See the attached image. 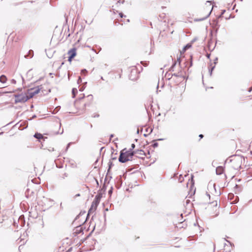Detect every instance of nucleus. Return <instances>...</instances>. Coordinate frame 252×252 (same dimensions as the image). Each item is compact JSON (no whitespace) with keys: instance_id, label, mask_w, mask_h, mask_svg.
<instances>
[{"instance_id":"42","label":"nucleus","mask_w":252,"mask_h":252,"mask_svg":"<svg viewBox=\"0 0 252 252\" xmlns=\"http://www.w3.org/2000/svg\"><path fill=\"white\" fill-rule=\"evenodd\" d=\"M140 175L142 180H144V179H145L146 178L145 174H140Z\"/></svg>"},{"instance_id":"64","label":"nucleus","mask_w":252,"mask_h":252,"mask_svg":"<svg viewBox=\"0 0 252 252\" xmlns=\"http://www.w3.org/2000/svg\"><path fill=\"white\" fill-rule=\"evenodd\" d=\"M252 87L250 88L249 92H251L252 91Z\"/></svg>"},{"instance_id":"44","label":"nucleus","mask_w":252,"mask_h":252,"mask_svg":"<svg viewBox=\"0 0 252 252\" xmlns=\"http://www.w3.org/2000/svg\"><path fill=\"white\" fill-rule=\"evenodd\" d=\"M85 88V86H83L81 87L79 89V91H80V92H83V91L84 90Z\"/></svg>"},{"instance_id":"20","label":"nucleus","mask_w":252,"mask_h":252,"mask_svg":"<svg viewBox=\"0 0 252 252\" xmlns=\"http://www.w3.org/2000/svg\"><path fill=\"white\" fill-rule=\"evenodd\" d=\"M110 175L111 174H106L103 185H106L107 183H109V180L112 178V177Z\"/></svg>"},{"instance_id":"6","label":"nucleus","mask_w":252,"mask_h":252,"mask_svg":"<svg viewBox=\"0 0 252 252\" xmlns=\"http://www.w3.org/2000/svg\"><path fill=\"white\" fill-rule=\"evenodd\" d=\"M172 77H175L177 78L180 79V80H175V82L176 83H181L185 79H187L188 77H186L183 73L182 71L181 70L178 73H175L172 74Z\"/></svg>"},{"instance_id":"63","label":"nucleus","mask_w":252,"mask_h":252,"mask_svg":"<svg viewBox=\"0 0 252 252\" xmlns=\"http://www.w3.org/2000/svg\"><path fill=\"white\" fill-rule=\"evenodd\" d=\"M27 186H30V181H28V183H27Z\"/></svg>"},{"instance_id":"28","label":"nucleus","mask_w":252,"mask_h":252,"mask_svg":"<svg viewBox=\"0 0 252 252\" xmlns=\"http://www.w3.org/2000/svg\"><path fill=\"white\" fill-rule=\"evenodd\" d=\"M191 47V45L190 44H187L183 49V51L185 52L187 49H189Z\"/></svg>"},{"instance_id":"18","label":"nucleus","mask_w":252,"mask_h":252,"mask_svg":"<svg viewBox=\"0 0 252 252\" xmlns=\"http://www.w3.org/2000/svg\"><path fill=\"white\" fill-rule=\"evenodd\" d=\"M213 188L215 192L217 191L216 189V184L213 183L212 181H210L208 185V189H211V188Z\"/></svg>"},{"instance_id":"43","label":"nucleus","mask_w":252,"mask_h":252,"mask_svg":"<svg viewBox=\"0 0 252 252\" xmlns=\"http://www.w3.org/2000/svg\"><path fill=\"white\" fill-rule=\"evenodd\" d=\"M135 146L134 144H132L131 145V148L129 150H131V151H133V149L135 148Z\"/></svg>"},{"instance_id":"8","label":"nucleus","mask_w":252,"mask_h":252,"mask_svg":"<svg viewBox=\"0 0 252 252\" xmlns=\"http://www.w3.org/2000/svg\"><path fill=\"white\" fill-rule=\"evenodd\" d=\"M87 182L90 183L91 184V185L94 186L96 185V188L99 186L98 181L96 178L92 175L90 176V174H88L87 177Z\"/></svg>"},{"instance_id":"37","label":"nucleus","mask_w":252,"mask_h":252,"mask_svg":"<svg viewBox=\"0 0 252 252\" xmlns=\"http://www.w3.org/2000/svg\"><path fill=\"white\" fill-rule=\"evenodd\" d=\"M190 61L189 67H191L192 65V56H190Z\"/></svg>"},{"instance_id":"24","label":"nucleus","mask_w":252,"mask_h":252,"mask_svg":"<svg viewBox=\"0 0 252 252\" xmlns=\"http://www.w3.org/2000/svg\"><path fill=\"white\" fill-rule=\"evenodd\" d=\"M7 80V78L4 75H1L0 76V82L2 83H5Z\"/></svg>"},{"instance_id":"11","label":"nucleus","mask_w":252,"mask_h":252,"mask_svg":"<svg viewBox=\"0 0 252 252\" xmlns=\"http://www.w3.org/2000/svg\"><path fill=\"white\" fill-rule=\"evenodd\" d=\"M98 204H94V201L92 202L91 206L90 208L89 209V211H88V214H87V217H86V220H85L86 221H87V220L89 219V218L90 217V214L91 213H92V211L96 210V209L97 208V207L98 205Z\"/></svg>"},{"instance_id":"19","label":"nucleus","mask_w":252,"mask_h":252,"mask_svg":"<svg viewBox=\"0 0 252 252\" xmlns=\"http://www.w3.org/2000/svg\"><path fill=\"white\" fill-rule=\"evenodd\" d=\"M33 136L34 138L38 139L39 140L41 139H43L44 140H45V139L47 138V137H44L43 136L41 133L38 132L35 133L34 134Z\"/></svg>"},{"instance_id":"47","label":"nucleus","mask_w":252,"mask_h":252,"mask_svg":"<svg viewBox=\"0 0 252 252\" xmlns=\"http://www.w3.org/2000/svg\"><path fill=\"white\" fill-rule=\"evenodd\" d=\"M11 83L12 84H15L16 83V81L14 79H12L11 80Z\"/></svg>"},{"instance_id":"23","label":"nucleus","mask_w":252,"mask_h":252,"mask_svg":"<svg viewBox=\"0 0 252 252\" xmlns=\"http://www.w3.org/2000/svg\"><path fill=\"white\" fill-rule=\"evenodd\" d=\"M85 213H86L85 211H81L79 213V214L75 218V219L73 222V224L75 223V221L80 218V217L82 216V215L85 214Z\"/></svg>"},{"instance_id":"17","label":"nucleus","mask_w":252,"mask_h":252,"mask_svg":"<svg viewBox=\"0 0 252 252\" xmlns=\"http://www.w3.org/2000/svg\"><path fill=\"white\" fill-rule=\"evenodd\" d=\"M126 174H123L122 175H120L119 176V178L118 179V183H119V187H118V188H120L122 186V178H124L125 179H126Z\"/></svg>"},{"instance_id":"59","label":"nucleus","mask_w":252,"mask_h":252,"mask_svg":"<svg viewBox=\"0 0 252 252\" xmlns=\"http://www.w3.org/2000/svg\"><path fill=\"white\" fill-rule=\"evenodd\" d=\"M225 12V10H222V12H221V15H223V14L224 13V12Z\"/></svg>"},{"instance_id":"22","label":"nucleus","mask_w":252,"mask_h":252,"mask_svg":"<svg viewBox=\"0 0 252 252\" xmlns=\"http://www.w3.org/2000/svg\"><path fill=\"white\" fill-rule=\"evenodd\" d=\"M212 9H213V7L212 8ZM212 10V9L211 10V11L209 12V13L205 17L202 18L195 19L194 21H196V22L202 21H203V20L206 19L211 14Z\"/></svg>"},{"instance_id":"50","label":"nucleus","mask_w":252,"mask_h":252,"mask_svg":"<svg viewBox=\"0 0 252 252\" xmlns=\"http://www.w3.org/2000/svg\"><path fill=\"white\" fill-rule=\"evenodd\" d=\"M72 250V248L70 247L66 251V252H71Z\"/></svg>"},{"instance_id":"35","label":"nucleus","mask_w":252,"mask_h":252,"mask_svg":"<svg viewBox=\"0 0 252 252\" xmlns=\"http://www.w3.org/2000/svg\"><path fill=\"white\" fill-rule=\"evenodd\" d=\"M158 142H155V143H154L152 144V146H153L154 148H155L157 147L158 146Z\"/></svg>"},{"instance_id":"34","label":"nucleus","mask_w":252,"mask_h":252,"mask_svg":"<svg viewBox=\"0 0 252 252\" xmlns=\"http://www.w3.org/2000/svg\"><path fill=\"white\" fill-rule=\"evenodd\" d=\"M141 63L144 66H146L148 65V63L146 62L141 61Z\"/></svg>"},{"instance_id":"9","label":"nucleus","mask_w":252,"mask_h":252,"mask_svg":"<svg viewBox=\"0 0 252 252\" xmlns=\"http://www.w3.org/2000/svg\"><path fill=\"white\" fill-rule=\"evenodd\" d=\"M126 150V148L123 149L121 151L120 156L119 157V162L121 163H125L126 161H129L130 160V158H128V157H126L125 154H124V151Z\"/></svg>"},{"instance_id":"7","label":"nucleus","mask_w":252,"mask_h":252,"mask_svg":"<svg viewBox=\"0 0 252 252\" xmlns=\"http://www.w3.org/2000/svg\"><path fill=\"white\" fill-rule=\"evenodd\" d=\"M138 152H143V150H135L134 151H131V150H126L124 151V154H126L127 157L128 158H130V162L132 161L131 159L132 158L134 154L138 153Z\"/></svg>"},{"instance_id":"31","label":"nucleus","mask_w":252,"mask_h":252,"mask_svg":"<svg viewBox=\"0 0 252 252\" xmlns=\"http://www.w3.org/2000/svg\"><path fill=\"white\" fill-rule=\"evenodd\" d=\"M113 187H111L110 188V189H109L108 192V194H109L110 196H111V194H112V193H113Z\"/></svg>"},{"instance_id":"52","label":"nucleus","mask_w":252,"mask_h":252,"mask_svg":"<svg viewBox=\"0 0 252 252\" xmlns=\"http://www.w3.org/2000/svg\"><path fill=\"white\" fill-rule=\"evenodd\" d=\"M111 159L112 160H116L117 159V157L116 156L113 157L112 156V158H111Z\"/></svg>"},{"instance_id":"1","label":"nucleus","mask_w":252,"mask_h":252,"mask_svg":"<svg viewBox=\"0 0 252 252\" xmlns=\"http://www.w3.org/2000/svg\"><path fill=\"white\" fill-rule=\"evenodd\" d=\"M86 220L83 222H80L77 226L73 229L72 235L74 237L77 236L79 234H83L84 230L86 229Z\"/></svg>"},{"instance_id":"60","label":"nucleus","mask_w":252,"mask_h":252,"mask_svg":"<svg viewBox=\"0 0 252 252\" xmlns=\"http://www.w3.org/2000/svg\"><path fill=\"white\" fill-rule=\"evenodd\" d=\"M206 195L207 196H208L209 198V199H210V195L209 193H208L207 192H206Z\"/></svg>"},{"instance_id":"56","label":"nucleus","mask_w":252,"mask_h":252,"mask_svg":"<svg viewBox=\"0 0 252 252\" xmlns=\"http://www.w3.org/2000/svg\"><path fill=\"white\" fill-rule=\"evenodd\" d=\"M203 135L202 134H200L199 135V137L200 138H202L203 137Z\"/></svg>"},{"instance_id":"14","label":"nucleus","mask_w":252,"mask_h":252,"mask_svg":"<svg viewBox=\"0 0 252 252\" xmlns=\"http://www.w3.org/2000/svg\"><path fill=\"white\" fill-rule=\"evenodd\" d=\"M98 159H96L93 165V167L94 168L93 170L92 171V172H94V173L97 172L99 171V169L98 168Z\"/></svg>"},{"instance_id":"3","label":"nucleus","mask_w":252,"mask_h":252,"mask_svg":"<svg viewBox=\"0 0 252 252\" xmlns=\"http://www.w3.org/2000/svg\"><path fill=\"white\" fill-rule=\"evenodd\" d=\"M107 186L105 185H103L102 187L97 191V195H95L94 199V204H99L101 198L102 197V195L105 193Z\"/></svg>"},{"instance_id":"57","label":"nucleus","mask_w":252,"mask_h":252,"mask_svg":"<svg viewBox=\"0 0 252 252\" xmlns=\"http://www.w3.org/2000/svg\"><path fill=\"white\" fill-rule=\"evenodd\" d=\"M64 179V177L63 176L60 177V179H61V180H63Z\"/></svg>"},{"instance_id":"27","label":"nucleus","mask_w":252,"mask_h":252,"mask_svg":"<svg viewBox=\"0 0 252 252\" xmlns=\"http://www.w3.org/2000/svg\"><path fill=\"white\" fill-rule=\"evenodd\" d=\"M77 93V90L76 88H73L72 90V97L74 98L76 96V94Z\"/></svg>"},{"instance_id":"53","label":"nucleus","mask_w":252,"mask_h":252,"mask_svg":"<svg viewBox=\"0 0 252 252\" xmlns=\"http://www.w3.org/2000/svg\"><path fill=\"white\" fill-rule=\"evenodd\" d=\"M133 169V168H130V169H128L126 170V172L125 173H126L127 172H129L131 170H132Z\"/></svg>"},{"instance_id":"15","label":"nucleus","mask_w":252,"mask_h":252,"mask_svg":"<svg viewBox=\"0 0 252 252\" xmlns=\"http://www.w3.org/2000/svg\"><path fill=\"white\" fill-rule=\"evenodd\" d=\"M177 175L178 174H173V176H171L170 178L173 179L176 177L178 179L179 182L182 183L184 181V177L183 176V174H179V177Z\"/></svg>"},{"instance_id":"30","label":"nucleus","mask_w":252,"mask_h":252,"mask_svg":"<svg viewBox=\"0 0 252 252\" xmlns=\"http://www.w3.org/2000/svg\"><path fill=\"white\" fill-rule=\"evenodd\" d=\"M28 55L30 56V58H32L33 56V51L32 50H30L28 52Z\"/></svg>"},{"instance_id":"16","label":"nucleus","mask_w":252,"mask_h":252,"mask_svg":"<svg viewBox=\"0 0 252 252\" xmlns=\"http://www.w3.org/2000/svg\"><path fill=\"white\" fill-rule=\"evenodd\" d=\"M31 182L32 183H33L34 184L38 185L40 184V178L39 177H38L37 178H34L31 180Z\"/></svg>"},{"instance_id":"61","label":"nucleus","mask_w":252,"mask_h":252,"mask_svg":"<svg viewBox=\"0 0 252 252\" xmlns=\"http://www.w3.org/2000/svg\"><path fill=\"white\" fill-rule=\"evenodd\" d=\"M137 170H134L133 171H132V172H131L130 173H132V174H134V173H136Z\"/></svg>"},{"instance_id":"26","label":"nucleus","mask_w":252,"mask_h":252,"mask_svg":"<svg viewBox=\"0 0 252 252\" xmlns=\"http://www.w3.org/2000/svg\"><path fill=\"white\" fill-rule=\"evenodd\" d=\"M114 165V164L113 163V162L111 161V160H110L109 161V163H108V169L107 170V172L106 173H109V172H110V169H111V168Z\"/></svg>"},{"instance_id":"5","label":"nucleus","mask_w":252,"mask_h":252,"mask_svg":"<svg viewBox=\"0 0 252 252\" xmlns=\"http://www.w3.org/2000/svg\"><path fill=\"white\" fill-rule=\"evenodd\" d=\"M41 87L40 86H37L35 88H31L28 91V95H27L29 99L32 98L34 95L39 93Z\"/></svg>"},{"instance_id":"62","label":"nucleus","mask_w":252,"mask_h":252,"mask_svg":"<svg viewBox=\"0 0 252 252\" xmlns=\"http://www.w3.org/2000/svg\"><path fill=\"white\" fill-rule=\"evenodd\" d=\"M196 40V38H194V39L191 41V42H195Z\"/></svg>"},{"instance_id":"40","label":"nucleus","mask_w":252,"mask_h":252,"mask_svg":"<svg viewBox=\"0 0 252 252\" xmlns=\"http://www.w3.org/2000/svg\"><path fill=\"white\" fill-rule=\"evenodd\" d=\"M73 59V58L71 57H70V56H68V61L71 63L72 61V59Z\"/></svg>"},{"instance_id":"36","label":"nucleus","mask_w":252,"mask_h":252,"mask_svg":"<svg viewBox=\"0 0 252 252\" xmlns=\"http://www.w3.org/2000/svg\"><path fill=\"white\" fill-rule=\"evenodd\" d=\"M136 154H138L139 155H140V156H146V153L144 152V151H143V152H138V153H137Z\"/></svg>"},{"instance_id":"58","label":"nucleus","mask_w":252,"mask_h":252,"mask_svg":"<svg viewBox=\"0 0 252 252\" xmlns=\"http://www.w3.org/2000/svg\"><path fill=\"white\" fill-rule=\"evenodd\" d=\"M24 123L25 124V125H26L25 127L24 128H25L28 126V124H27V122H25Z\"/></svg>"},{"instance_id":"55","label":"nucleus","mask_w":252,"mask_h":252,"mask_svg":"<svg viewBox=\"0 0 252 252\" xmlns=\"http://www.w3.org/2000/svg\"><path fill=\"white\" fill-rule=\"evenodd\" d=\"M210 56H211L210 54H207L206 55V57H207V58L208 59H210Z\"/></svg>"},{"instance_id":"38","label":"nucleus","mask_w":252,"mask_h":252,"mask_svg":"<svg viewBox=\"0 0 252 252\" xmlns=\"http://www.w3.org/2000/svg\"><path fill=\"white\" fill-rule=\"evenodd\" d=\"M176 62H177H177L178 63L179 65L180 66L181 65V58H180V57H179V58H178L177 59V60Z\"/></svg>"},{"instance_id":"2","label":"nucleus","mask_w":252,"mask_h":252,"mask_svg":"<svg viewBox=\"0 0 252 252\" xmlns=\"http://www.w3.org/2000/svg\"><path fill=\"white\" fill-rule=\"evenodd\" d=\"M191 176L190 178L189 179L188 182L187 183V187L189 184L190 185V189L189 191L188 196L190 198L192 196L194 195L196 191V189L194 187V180L193 179L194 176L193 174H190Z\"/></svg>"},{"instance_id":"32","label":"nucleus","mask_w":252,"mask_h":252,"mask_svg":"<svg viewBox=\"0 0 252 252\" xmlns=\"http://www.w3.org/2000/svg\"><path fill=\"white\" fill-rule=\"evenodd\" d=\"M46 199L48 200V201L50 202V204L49 205V207H51L53 204V201H54L53 200H52L51 199H48L47 198H46Z\"/></svg>"},{"instance_id":"48","label":"nucleus","mask_w":252,"mask_h":252,"mask_svg":"<svg viewBox=\"0 0 252 252\" xmlns=\"http://www.w3.org/2000/svg\"><path fill=\"white\" fill-rule=\"evenodd\" d=\"M13 225L15 226V227H18V224L15 221H14L13 223Z\"/></svg>"},{"instance_id":"51","label":"nucleus","mask_w":252,"mask_h":252,"mask_svg":"<svg viewBox=\"0 0 252 252\" xmlns=\"http://www.w3.org/2000/svg\"><path fill=\"white\" fill-rule=\"evenodd\" d=\"M71 144V142L67 144V146H66V150H67V149H68V148L69 147L70 144Z\"/></svg>"},{"instance_id":"29","label":"nucleus","mask_w":252,"mask_h":252,"mask_svg":"<svg viewBox=\"0 0 252 252\" xmlns=\"http://www.w3.org/2000/svg\"><path fill=\"white\" fill-rule=\"evenodd\" d=\"M177 62H175L172 65V66L170 67V68L169 69V71H174V68L176 65Z\"/></svg>"},{"instance_id":"45","label":"nucleus","mask_w":252,"mask_h":252,"mask_svg":"<svg viewBox=\"0 0 252 252\" xmlns=\"http://www.w3.org/2000/svg\"><path fill=\"white\" fill-rule=\"evenodd\" d=\"M218 58L217 57H216V58L215 59L214 61V64H216L217 63H218Z\"/></svg>"},{"instance_id":"25","label":"nucleus","mask_w":252,"mask_h":252,"mask_svg":"<svg viewBox=\"0 0 252 252\" xmlns=\"http://www.w3.org/2000/svg\"><path fill=\"white\" fill-rule=\"evenodd\" d=\"M24 216H21L19 217V220H18V221H21V226H23V225H24V224H25V220H24V221H23V220H24Z\"/></svg>"},{"instance_id":"39","label":"nucleus","mask_w":252,"mask_h":252,"mask_svg":"<svg viewBox=\"0 0 252 252\" xmlns=\"http://www.w3.org/2000/svg\"><path fill=\"white\" fill-rule=\"evenodd\" d=\"M119 16H120V17H121V18H123V17H126V15H124L122 12H120V13H119Z\"/></svg>"},{"instance_id":"41","label":"nucleus","mask_w":252,"mask_h":252,"mask_svg":"<svg viewBox=\"0 0 252 252\" xmlns=\"http://www.w3.org/2000/svg\"><path fill=\"white\" fill-rule=\"evenodd\" d=\"M95 225H94L93 227V230L91 231V232L89 233V234L88 235V237H89L91 234L93 233V232L94 231V229H95Z\"/></svg>"},{"instance_id":"10","label":"nucleus","mask_w":252,"mask_h":252,"mask_svg":"<svg viewBox=\"0 0 252 252\" xmlns=\"http://www.w3.org/2000/svg\"><path fill=\"white\" fill-rule=\"evenodd\" d=\"M138 77V72L135 67H133L131 69L130 73L129 75V78L131 80H135Z\"/></svg>"},{"instance_id":"4","label":"nucleus","mask_w":252,"mask_h":252,"mask_svg":"<svg viewBox=\"0 0 252 252\" xmlns=\"http://www.w3.org/2000/svg\"><path fill=\"white\" fill-rule=\"evenodd\" d=\"M15 103H24L29 100L27 95L26 94H21L14 95Z\"/></svg>"},{"instance_id":"13","label":"nucleus","mask_w":252,"mask_h":252,"mask_svg":"<svg viewBox=\"0 0 252 252\" xmlns=\"http://www.w3.org/2000/svg\"><path fill=\"white\" fill-rule=\"evenodd\" d=\"M67 54L69 56L74 58L76 55V49L75 48H71L68 51Z\"/></svg>"},{"instance_id":"21","label":"nucleus","mask_w":252,"mask_h":252,"mask_svg":"<svg viewBox=\"0 0 252 252\" xmlns=\"http://www.w3.org/2000/svg\"><path fill=\"white\" fill-rule=\"evenodd\" d=\"M224 171V167L222 166H219L216 168V173H223Z\"/></svg>"},{"instance_id":"12","label":"nucleus","mask_w":252,"mask_h":252,"mask_svg":"<svg viewBox=\"0 0 252 252\" xmlns=\"http://www.w3.org/2000/svg\"><path fill=\"white\" fill-rule=\"evenodd\" d=\"M34 191L28 188L25 191V196L27 198H34Z\"/></svg>"},{"instance_id":"46","label":"nucleus","mask_w":252,"mask_h":252,"mask_svg":"<svg viewBox=\"0 0 252 252\" xmlns=\"http://www.w3.org/2000/svg\"><path fill=\"white\" fill-rule=\"evenodd\" d=\"M82 82V79L81 77H79L77 80V83L80 84Z\"/></svg>"},{"instance_id":"49","label":"nucleus","mask_w":252,"mask_h":252,"mask_svg":"<svg viewBox=\"0 0 252 252\" xmlns=\"http://www.w3.org/2000/svg\"><path fill=\"white\" fill-rule=\"evenodd\" d=\"M87 72V71L86 69H83L81 70L82 73H86Z\"/></svg>"},{"instance_id":"33","label":"nucleus","mask_w":252,"mask_h":252,"mask_svg":"<svg viewBox=\"0 0 252 252\" xmlns=\"http://www.w3.org/2000/svg\"><path fill=\"white\" fill-rule=\"evenodd\" d=\"M215 67V65H214L211 68L209 69V73H210V76L212 75L213 70L214 69Z\"/></svg>"},{"instance_id":"54","label":"nucleus","mask_w":252,"mask_h":252,"mask_svg":"<svg viewBox=\"0 0 252 252\" xmlns=\"http://www.w3.org/2000/svg\"><path fill=\"white\" fill-rule=\"evenodd\" d=\"M61 107L60 106H57L56 107V108L55 109V110H57V111H59V110L60 109Z\"/></svg>"}]
</instances>
